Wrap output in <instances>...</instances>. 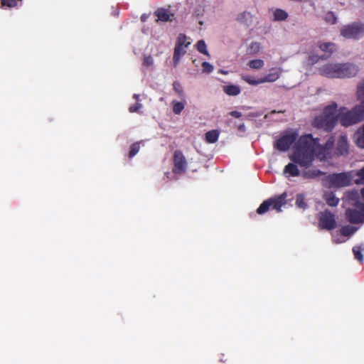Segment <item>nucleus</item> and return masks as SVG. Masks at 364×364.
<instances>
[{
    "label": "nucleus",
    "instance_id": "44",
    "mask_svg": "<svg viewBox=\"0 0 364 364\" xmlns=\"http://www.w3.org/2000/svg\"><path fill=\"white\" fill-rule=\"evenodd\" d=\"M237 130L240 132H245L246 130L245 124H241L238 125Z\"/></svg>",
    "mask_w": 364,
    "mask_h": 364
},
{
    "label": "nucleus",
    "instance_id": "36",
    "mask_svg": "<svg viewBox=\"0 0 364 364\" xmlns=\"http://www.w3.org/2000/svg\"><path fill=\"white\" fill-rule=\"evenodd\" d=\"M242 79L245 80L246 82H247L249 85H257L259 84H261L262 82H260L261 78L258 80L253 79L252 77L248 75H244L242 77Z\"/></svg>",
    "mask_w": 364,
    "mask_h": 364
},
{
    "label": "nucleus",
    "instance_id": "20",
    "mask_svg": "<svg viewBox=\"0 0 364 364\" xmlns=\"http://www.w3.org/2000/svg\"><path fill=\"white\" fill-rule=\"evenodd\" d=\"M236 20L240 23L248 26L252 21V15L250 12L243 11L238 14Z\"/></svg>",
    "mask_w": 364,
    "mask_h": 364
},
{
    "label": "nucleus",
    "instance_id": "23",
    "mask_svg": "<svg viewBox=\"0 0 364 364\" xmlns=\"http://www.w3.org/2000/svg\"><path fill=\"white\" fill-rule=\"evenodd\" d=\"M183 100V101H182V102H178V101H176V100H173L172 102L173 112L175 114H179L183 110V109L185 107V105L186 104V102L185 99Z\"/></svg>",
    "mask_w": 364,
    "mask_h": 364
},
{
    "label": "nucleus",
    "instance_id": "49",
    "mask_svg": "<svg viewBox=\"0 0 364 364\" xmlns=\"http://www.w3.org/2000/svg\"><path fill=\"white\" fill-rule=\"evenodd\" d=\"M223 359H224V357H222V358H220V360L221 362H225V360H223Z\"/></svg>",
    "mask_w": 364,
    "mask_h": 364
},
{
    "label": "nucleus",
    "instance_id": "2",
    "mask_svg": "<svg viewBox=\"0 0 364 364\" xmlns=\"http://www.w3.org/2000/svg\"><path fill=\"white\" fill-rule=\"evenodd\" d=\"M358 72V67L350 63H328L319 70L321 75L331 78L352 77H355Z\"/></svg>",
    "mask_w": 364,
    "mask_h": 364
},
{
    "label": "nucleus",
    "instance_id": "13",
    "mask_svg": "<svg viewBox=\"0 0 364 364\" xmlns=\"http://www.w3.org/2000/svg\"><path fill=\"white\" fill-rule=\"evenodd\" d=\"M348 154V143L346 136H341L337 141L336 154L338 156H346Z\"/></svg>",
    "mask_w": 364,
    "mask_h": 364
},
{
    "label": "nucleus",
    "instance_id": "26",
    "mask_svg": "<svg viewBox=\"0 0 364 364\" xmlns=\"http://www.w3.org/2000/svg\"><path fill=\"white\" fill-rule=\"evenodd\" d=\"M357 97L364 105V78L358 85Z\"/></svg>",
    "mask_w": 364,
    "mask_h": 364
},
{
    "label": "nucleus",
    "instance_id": "11",
    "mask_svg": "<svg viewBox=\"0 0 364 364\" xmlns=\"http://www.w3.org/2000/svg\"><path fill=\"white\" fill-rule=\"evenodd\" d=\"M187 161L183 154L180 150H176L173 154V173L176 174H182L186 171Z\"/></svg>",
    "mask_w": 364,
    "mask_h": 364
},
{
    "label": "nucleus",
    "instance_id": "45",
    "mask_svg": "<svg viewBox=\"0 0 364 364\" xmlns=\"http://www.w3.org/2000/svg\"><path fill=\"white\" fill-rule=\"evenodd\" d=\"M147 18H148V15H146V14H142V15L141 16V18H141V21L142 22H145V21H146Z\"/></svg>",
    "mask_w": 364,
    "mask_h": 364
},
{
    "label": "nucleus",
    "instance_id": "19",
    "mask_svg": "<svg viewBox=\"0 0 364 364\" xmlns=\"http://www.w3.org/2000/svg\"><path fill=\"white\" fill-rule=\"evenodd\" d=\"M223 91L229 96H236L240 93L241 90L237 85H229L223 86Z\"/></svg>",
    "mask_w": 364,
    "mask_h": 364
},
{
    "label": "nucleus",
    "instance_id": "27",
    "mask_svg": "<svg viewBox=\"0 0 364 364\" xmlns=\"http://www.w3.org/2000/svg\"><path fill=\"white\" fill-rule=\"evenodd\" d=\"M274 17L276 21H284L288 18V14L282 9H277L274 12Z\"/></svg>",
    "mask_w": 364,
    "mask_h": 364
},
{
    "label": "nucleus",
    "instance_id": "32",
    "mask_svg": "<svg viewBox=\"0 0 364 364\" xmlns=\"http://www.w3.org/2000/svg\"><path fill=\"white\" fill-rule=\"evenodd\" d=\"M196 48L198 51L200 52V53L208 55L206 44L203 40H200L197 42Z\"/></svg>",
    "mask_w": 364,
    "mask_h": 364
},
{
    "label": "nucleus",
    "instance_id": "22",
    "mask_svg": "<svg viewBox=\"0 0 364 364\" xmlns=\"http://www.w3.org/2000/svg\"><path fill=\"white\" fill-rule=\"evenodd\" d=\"M219 132L218 130H210L205 133V140L207 142L213 144L218 141Z\"/></svg>",
    "mask_w": 364,
    "mask_h": 364
},
{
    "label": "nucleus",
    "instance_id": "34",
    "mask_svg": "<svg viewBox=\"0 0 364 364\" xmlns=\"http://www.w3.org/2000/svg\"><path fill=\"white\" fill-rule=\"evenodd\" d=\"M296 205L300 208L305 209L307 206L305 202V198L303 194H298L296 198Z\"/></svg>",
    "mask_w": 364,
    "mask_h": 364
},
{
    "label": "nucleus",
    "instance_id": "12",
    "mask_svg": "<svg viewBox=\"0 0 364 364\" xmlns=\"http://www.w3.org/2000/svg\"><path fill=\"white\" fill-rule=\"evenodd\" d=\"M346 217L347 220L353 224L364 223V213L360 212L356 209H347L346 211Z\"/></svg>",
    "mask_w": 364,
    "mask_h": 364
},
{
    "label": "nucleus",
    "instance_id": "9",
    "mask_svg": "<svg viewBox=\"0 0 364 364\" xmlns=\"http://www.w3.org/2000/svg\"><path fill=\"white\" fill-rule=\"evenodd\" d=\"M318 226L322 230H332L336 228L335 215L329 210H325L318 214Z\"/></svg>",
    "mask_w": 364,
    "mask_h": 364
},
{
    "label": "nucleus",
    "instance_id": "30",
    "mask_svg": "<svg viewBox=\"0 0 364 364\" xmlns=\"http://www.w3.org/2000/svg\"><path fill=\"white\" fill-rule=\"evenodd\" d=\"M21 0H0L1 7L14 8L18 6V3Z\"/></svg>",
    "mask_w": 364,
    "mask_h": 364
},
{
    "label": "nucleus",
    "instance_id": "41",
    "mask_svg": "<svg viewBox=\"0 0 364 364\" xmlns=\"http://www.w3.org/2000/svg\"><path fill=\"white\" fill-rule=\"evenodd\" d=\"M141 107L142 105L137 102L134 105H132L129 107V111L130 112H136L141 108Z\"/></svg>",
    "mask_w": 364,
    "mask_h": 364
},
{
    "label": "nucleus",
    "instance_id": "8",
    "mask_svg": "<svg viewBox=\"0 0 364 364\" xmlns=\"http://www.w3.org/2000/svg\"><path fill=\"white\" fill-rule=\"evenodd\" d=\"M297 137L296 132H287L274 141V147L280 151H287L296 141Z\"/></svg>",
    "mask_w": 364,
    "mask_h": 364
},
{
    "label": "nucleus",
    "instance_id": "17",
    "mask_svg": "<svg viewBox=\"0 0 364 364\" xmlns=\"http://www.w3.org/2000/svg\"><path fill=\"white\" fill-rule=\"evenodd\" d=\"M323 198L328 206L336 207L338 205L339 198L333 192L325 193Z\"/></svg>",
    "mask_w": 364,
    "mask_h": 364
},
{
    "label": "nucleus",
    "instance_id": "7",
    "mask_svg": "<svg viewBox=\"0 0 364 364\" xmlns=\"http://www.w3.org/2000/svg\"><path fill=\"white\" fill-rule=\"evenodd\" d=\"M329 188H341L348 186L351 184L352 176L349 173L343 172L339 173H332L326 178Z\"/></svg>",
    "mask_w": 364,
    "mask_h": 364
},
{
    "label": "nucleus",
    "instance_id": "4",
    "mask_svg": "<svg viewBox=\"0 0 364 364\" xmlns=\"http://www.w3.org/2000/svg\"><path fill=\"white\" fill-rule=\"evenodd\" d=\"M338 121L344 127H348L358 123L364 119V105L360 104L354 107L351 110L342 107L337 114Z\"/></svg>",
    "mask_w": 364,
    "mask_h": 364
},
{
    "label": "nucleus",
    "instance_id": "14",
    "mask_svg": "<svg viewBox=\"0 0 364 364\" xmlns=\"http://www.w3.org/2000/svg\"><path fill=\"white\" fill-rule=\"evenodd\" d=\"M155 16L157 17V21L168 22L172 21L174 18V14L171 13L169 10L164 8H159L154 12Z\"/></svg>",
    "mask_w": 364,
    "mask_h": 364
},
{
    "label": "nucleus",
    "instance_id": "39",
    "mask_svg": "<svg viewBox=\"0 0 364 364\" xmlns=\"http://www.w3.org/2000/svg\"><path fill=\"white\" fill-rule=\"evenodd\" d=\"M203 72L206 73H210L213 72V66L208 62H203L202 63Z\"/></svg>",
    "mask_w": 364,
    "mask_h": 364
},
{
    "label": "nucleus",
    "instance_id": "18",
    "mask_svg": "<svg viewBox=\"0 0 364 364\" xmlns=\"http://www.w3.org/2000/svg\"><path fill=\"white\" fill-rule=\"evenodd\" d=\"M279 77V73L274 68L270 70L269 73L267 74L264 77L261 78L260 82H273Z\"/></svg>",
    "mask_w": 364,
    "mask_h": 364
},
{
    "label": "nucleus",
    "instance_id": "10",
    "mask_svg": "<svg viewBox=\"0 0 364 364\" xmlns=\"http://www.w3.org/2000/svg\"><path fill=\"white\" fill-rule=\"evenodd\" d=\"M186 36L183 33H180L177 38L173 56L174 66L178 64L181 58L186 53V48L190 44L189 42L186 43Z\"/></svg>",
    "mask_w": 364,
    "mask_h": 364
},
{
    "label": "nucleus",
    "instance_id": "29",
    "mask_svg": "<svg viewBox=\"0 0 364 364\" xmlns=\"http://www.w3.org/2000/svg\"><path fill=\"white\" fill-rule=\"evenodd\" d=\"M264 65V63L261 59L252 60H250L248 63V66L250 68L257 69V70L263 68Z\"/></svg>",
    "mask_w": 364,
    "mask_h": 364
},
{
    "label": "nucleus",
    "instance_id": "43",
    "mask_svg": "<svg viewBox=\"0 0 364 364\" xmlns=\"http://www.w3.org/2000/svg\"><path fill=\"white\" fill-rule=\"evenodd\" d=\"M229 114L235 118H240L242 117V113L238 111H231Z\"/></svg>",
    "mask_w": 364,
    "mask_h": 364
},
{
    "label": "nucleus",
    "instance_id": "35",
    "mask_svg": "<svg viewBox=\"0 0 364 364\" xmlns=\"http://www.w3.org/2000/svg\"><path fill=\"white\" fill-rule=\"evenodd\" d=\"M260 50V43L257 42H252L249 46L247 50L250 54H256Z\"/></svg>",
    "mask_w": 364,
    "mask_h": 364
},
{
    "label": "nucleus",
    "instance_id": "21",
    "mask_svg": "<svg viewBox=\"0 0 364 364\" xmlns=\"http://www.w3.org/2000/svg\"><path fill=\"white\" fill-rule=\"evenodd\" d=\"M318 47L323 52L328 53L330 55L336 50V45L331 42L321 43Z\"/></svg>",
    "mask_w": 364,
    "mask_h": 364
},
{
    "label": "nucleus",
    "instance_id": "25",
    "mask_svg": "<svg viewBox=\"0 0 364 364\" xmlns=\"http://www.w3.org/2000/svg\"><path fill=\"white\" fill-rule=\"evenodd\" d=\"M173 89L181 100L185 99L186 95H185L183 88L181 84L178 81L173 82Z\"/></svg>",
    "mask_w": 364,
    "mask_h": 364
},
{
    "label": "nucleus",
    "instance_id": "47",
    "mask_svg": "<svg viewBox=\"0 0 364 364\" xmlns=\"http://www.w3.org/2000/svg\"><path fill=\"white\" fill-rule=\"evenodd\" d=\"M139 97V95H136V94L134 95V97L136 98V100H138Z\"/></svg>",
    "mask_w": 364,
    "mask_h": 364
},
{
    "label": "nucleus",
    "instance_id": "48",
    "mask_svg": "<svg viewBox=\"0 0 364 364\" xmlns=\"http://www.w3.org/2000/svg\"><path fill=\"white\" fill-rule=\"evenodd\" d=\"M223 359H224V357H222V358H220V360L221 362H225V360H223Z\"/></svg>",
    "mask_w": 364,
    "mask_h": 364
},
{
    "label": "nucleus",
    "instance_id": "38",
    "mask_svg": "<svg viewBox=\"0 0 364 364\" xmlns=\"http://www.w3.org/2000/svg\"><path fill=\"white\" fill-rule=\"evenodd\" d=\"M356 176L358 178L355 181V183L364 184V167L357 171Z\"/></svg>",
    "mask_w": 364,
    "mask_h": 364
},
{
    "label": "nucleus",
    "instance_id": "33",
    "mask_svg": "<svg viewBox=\"0 0 364 364\" xmlns=\"http://www.w3.org/2000/svg\"><path fill=\"white\" fill-rule=\"evenodd\" d=\"M362 250H363V249L360 246H355L353 248V252L355 259H356L357 260H358L360 262L363 261V255L362 254Z\"/></svg>",
    "mask_w": 364,
    "mask_h": 364
},
{
    "label": "nucleus",
    "instance_id": "16",
    "mask_svg": "<svg viewBox=\"0 0 364 364\" xmlns=\"http://www.w3.org/2000/svg\"><path fill=\"white\" fill-rule=\"evenodd\" d=\"M324 173L317 168H311L304 170L301 173V176L306 179H312L321 176Z\"/></svg>",
    "mask_w": 364,
    "mask_h": 364
},
{
    "label": "nucleus",
    "instance_id": "1",
    "mask_svg": "<svg viewBox=\"0 0 364 364\" xmlns=\"http://www.w3.org/2000/svg\"><path fill=\"white\" fill-rule=\"evenodd\" d=\"M334 141L333 136H331L323 146H321L318 138H314L311 134L302 135L295 143L294 151L289 159L301 167L307 168L311 166L316 150L319 158L323 159L327 157L333 146Z\"/></svg>",
    "mask_w": 364,
    "mask_h": 364
},
{
    "label": "nucleus",
    "instance_id": "15",
    "mask_svg": "<svg viewBox=\"0 0 364 364\" xmlns=\"http://www.w3.org/2000/svg\"><path fill=\"white\" fill-rule=\"evenodd\" d=\"M289 163L287 165L285 166L284 168V174H289L290 176H299L300 175V171L296 166L297 163ZM298 165H299L298 164Z\"/></svg>",
    "mask_w": 364,
    "mask_h": 364
},
{
    "label": "nucleus",
    "instance_id": "37",
    "mask_svg": "<svg viewBox=\"0 0 364 364\" xmlns=\"http://www.w3.org/2000/svg\"><path fill=\"white\" fill-rule=\"evenodd\" d=\"M325 21L331 24H335L337 21V18L333 12L328 11L325 16Z\"/></svg>",
    "mask_w": 364,
    "mask_h": 364
},
{
    "label": "nucleus",
    "instance_id": "5",
    "mask_svg": "<svg viewBox=\"0 0 364 364\" xmlns=\"http://www.w3.org/2000/svg\"><path fill=\"white\" fill-rule=\"evenodd\" d=\"M287 194L284 192L279 196H276L264 200L257 209V213L262 215L266 213L270 209L274 210L277 213L281 212L282 207L287 203Z\"/></svg>",
    "mask_w": 364,
    "mask_h": 364
},
{
    "label": "nucleus",
    "instance_id": "31",
    "mask_svg": "<svg viewBox=\"0 0 364 364\" xmlns=\"http://www.w3.org/2000/svg\"><path fill=\"white\" fill-rule=\"evenodd\" d=\"M356 144L360 148H364V125L360 131L357 133Z\"/></svg>",
    "mask_w": 364,
    "mask_h": 364
},
{
    "label": "nucleus",
    "instance_id": "3",
    "mask_svg": "<svg viewBox=\"0 0 364 364\" xmlns=\"http://www.w3.org/2000/svg\"><path fill=\"white\" fill-rule=\"evenodd\" d=\"M338 122L337 105L333 103L326 106L321 114L315 117L313 122L314 127L331 132Z\"/></svg>",
    "mask_w": 364,
    "mask_h": 364
},
{
    "label": "nucleus",
    "instance_id": "28",
    "mask_svg": "<svg viewBox=\"0 0 364 364\" xmlns=\"http://www.w3.org/2000/svg\"><path fill=\"white\" fill-rule=\"evenodd\" d=\"M140 144H141V141H136V142L133 143L130 146V150H129V152L128 154V157L129 159L133 158L139 151Z\"/></svg>",
    "mask_w": 364,
    "mask_h": 364
},
{
    "label": "nucleus",
    "instance_id": "6",
    "mask_svg": "<svg viewBox=\"0 0 364 364\" xmlns=\"http://www.w3.org/2000/svg\"><path fill=\"white\" fill-rule=\"evenodd\" d=\"M341 35L348 39H359L364 34V23L353 22L343 26L340 31Z\"/></svg>",
    "mask_w": 364,
    "mask_h": 364
},
{
    "label": "nucleus",
    "instance_id": "42",
    "mask_svg": "<svg viewBox=\"0 0 364 364\" xmlns=\"http://www.w3.org/2000/svg\"><path fill=\"white\" fill-rule=\"evenodd\" d=\"M353 205L356 207L360 212L364 213V203H362L360 201H356Z\"/></svg>",
    "mask_w": 364,
    "mask_h": 364
},
{
    "label": "nucleus",
    "instance_id": "50",
    "mask_svg": "<svg viewBox=\"0 0 364 364\" xmlns=\"http://www.w3.org/2000/svg\"><path fill=\"white\" fill-rule=\"evenodd\" d=\"M360 2L364 3V0H359Z\"/></svg>",
    "mask_w": 364,
    "mask_h": 364
},
{
    "label": "nucleus",
    "instance_id": "24",
    "mask_svg": "<svg viewBox=\"0 0 364 364\" xmlns=\"http://www.w3.org/2000/svg\"><path fill=\"white\" fill-rule=\"evenodd\" d=\"M357 228L347 225L343 226L341 228L340 232L343 236L348 237L353 235L357 231Z\"/></svg>",
    "mask_w": 364,
    "mask_h": 364
},
{
    "label": "nucleus",
    "instance_id": "40",
    "mask_svg": "<svg viewBox=\"0 0 364 364\" xmlns=\"http://www.w3.org/2000/svg\"><path fill=\"white\" fill-rule=\"evenodd\" d=\"M154 63L153 58L151 55L145 56L143 60V65L146 67L151 66Z\"/></svg>",
    "mask_w": 364,
    "mask_h": 364
},
{
    "label": "nucleus",
    "instance_id": "46",
    "mask_svg": "<svg viewBox=\"0 0 364 364\" xmlns=\"http://www.w3.org/2000/svg\"><path fill=\"white\" fill-rule=\"evenodd\" d=\"M361 194H362V196H363V198L364 199V188H362V190H361Z\"/></svg>",
    "mask_w": 364,
    "mask_h": 364
}]
</instances>
